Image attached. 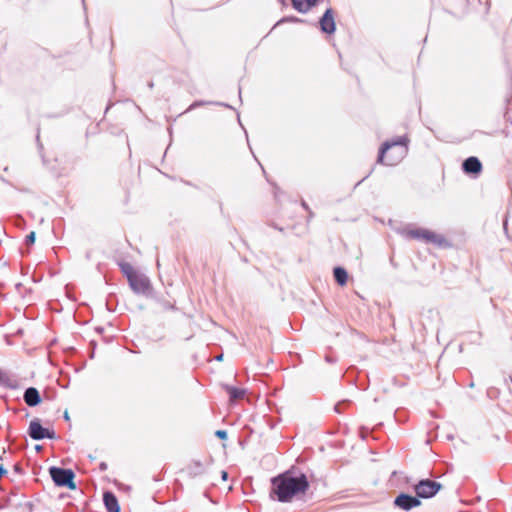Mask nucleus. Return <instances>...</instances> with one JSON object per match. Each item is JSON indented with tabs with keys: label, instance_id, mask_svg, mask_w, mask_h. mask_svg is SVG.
<instances>
[{
	"label": "nucleus",
	"instance_id": "nucleus-4",
	"mask_svg": "<svg viewBox=\"0 0 512 512\" xmlns=\"http://www.w3.org/2000/svg\"><path fill=\"white\" fill-rule=\"evenodd\" d=\"M404 236L406 238L421 240L426 243H434L439 246L442 245L445 241L441 235L436 234L435 232L428 229L422 228L407 230L404 232Z\"/></svg>",
	"mask_w": 512,
	"mask_h": 512
},
{
	"label": "nucleus",
	"instance_id": "nucleus-23",
	"mask_svg": "<svg viewBox=\"0 0 512 512\" xmlns=\"http://www.w3.org/2000/svg\"><path fill=\"white\" fill-rule=\"evenodd\" d=\"M7 473V470L1 465L0 466V478Z\"/></svg>",
	"mask_w": 512,
	"mask_h": 512
},
{
	"label": "nucleus",
	"instance_id": "nucleus-29",
	"mask_svg": "<svg viewBox=\"0 0 512 512\" xmlns=\"http://www.w3.org/2000/svg\"><path fill=\"white\" fill-rule=\"evenodd\" d=\"M302 206L307 209V205L305 202L302 203Z\"/></svg>",
	"mask_w": 512,
	"mask_h": 512
},
{
	"label": "nucleus",
	"instance_id": "nucleus-26",
	"mask_svg": "<svg viewBox=\"0 0 512 512\" xmlns=\"http://www.w3.org/2000/svg\"><path fill=\"white\" fill-rule=\"evenodd\" d=\"M222 359H223V355L222 354L216 356V360L217 361H221Z\"/></svg>",
	"mask_w": 512,
	"mask_h": 512
},
{
	"label": "nucleus",
	"instance_id": "nucleus-3",
	"mask_svg": "<svg viewBox=\"0 0 512 512\" xmlns=\"http://www.w3.org/2000/svg\"><path fill=\"white\" fill-rule=\"evenodd\" d=\"M49 473L57 486L68 487L69 489L76 488L74 483L75 475L72 470L53 466L49 469Z\"/></svg>",
	"mask_w": 512,
	"mask_h": 512
},
{
	"label": "nucleus",
	"instance_id": "nucleus-2",
	"mask_svg": "<svg viewBox=\"0 0 512 512\" xmlns=\"http://www.w3.org/2000/svg\"><path fill=\"white\" fill-rule=\"evenodd\" d=\"M408 138L406 136L398 137L394 141L385 142L378 156V163L393 166L399 163L408 152Z\"/></svg>",
	"mask_w": 512,
	"mask_h": 512
},
{
	"label": "nucleus",
	"instance_id": "nucleus-5",
	"mask_svg": "<svg viewBox=\"0 0 512 512\" xmlns=\"http://www.w3.org/2000/svg\"><path fill=\"white\" fill-rule=\"evenodd\" d=\"M128 282L131 289L136 294H142L145 296H149L151 294V282L146 275L137 272L135 275L129 277Z\"/></svg>",
	"mask_w": 512,
	"mask_h": 512
},
{
	"label": "nucleus",
	"instance_id": "nucleus-18",
	"mask_svg": "<svg viewBox=\"0 0 512 512\" xmlns=\"http://www.w3.org/2000/svg\"><path fill=\"white\" fill-rule=\"evenodd\" d=\"M303 20L297 18V17H285L281 19L276 25L284 22H302Z\"/></svg>",
	"mask_w": 512,
	"mask_h": 512
},
{
	"label": "nucleus",
	"instance_id": "nucleus-10",
	"mask_svg": "<svg viewBox=\"0 0 512 512\" xmlns=\"http://www.w3.org/2000/svg\"><path fill=\"white\" fill-rule=\"evenodd\" d=\"M462 169L467 174H478L482 170V164L477 157L471 156L464 160Z\"/></svg>",
	"mask_w": 512,
	"mask_h": 512
},
{
	"label": "nucleus",
	"instance_id": "nucleus-28",
	"mask_svg": "<svg viewBox=\"0 0 512 512\" xmlns=\"http://www.w3.org/2000/svg\"><path fill=\"white\" fill-rule=\"evenodd\" d=\"M148 86H149V88H153V86H154L153 82H150V83L148 84Z\"/></svg>",
	"mask_w": 512,
	"mask_h": 512
},
{
	"label": "nucleus",
	"instance_id": "nucleus-12",
	"mask_svg": "<svg viewBox=\"0 0 512 512\" xmlns=\"http://www.w3.org/2000/svg\"><path fill=\"white\" fill-rule=\"evenodd\" d=\"M103 501H104L105 507L108 512H119L120 511V506L118 504V500L112 492L106 491L103 494Z\"/></svg>",
	"mask_w": 512,
	"mask_h": 512
},
{
	"label": "nucleus",
	"instance_id": "nucleus-15",
	"mask_svg": "<svg viewBox=\"0 0 512 512\" xmlns=\"http://www.w3.org/2000/svg\"><path fill=\"white\" fill-rule=\"evenodd\" d=\"M333 273H334V278L339 285L343 286L346 284L348 274L344 268L336 267V268H334Z\"/></svg>",
	"mask_w": 512,
	"mask_h": 512
},
{
	"label": "nucleus",
	"instance_id": "nucleus-1",
	"mask_svg": "<svg viewBox=\"0 0 512 512\" xmlns=\"http://www.w3.org/2000/svg\"><path fill=\"white\" fill-rule=\"evenodd\" d=\"M271 495L279 502H290L293 497L304 494L309 488V482L304 474L294 476L287 471L272 479Z\"/></svg>",
	"mask_w": 512,
	"mask_h": 512
},
{
	"label": "nucleus",
	"instance_id": "nucleus-11",
	"mask_svg": "<svg viewBox=\"0 0 512 512\" xmlns=\"http://www.w3.org/2000/svg\"><path fill=\"white\" fill-rule=\"evenodd\" d=\"M23 399L30 407L37 406L41 402L40 393L35 387L27 388L24 392Z\"/></svg>",
	"mask_w": 512,
	"mask_h": 512
},
{
	"label": "nucleus",
	"instance_id": "nucleus-14",
	"mask_svg": "<svg viewBox=\"0 0 512 512\" xmlns=\"http://www.w3.org/2000/svg\"><path fill=\"white\" fill-rule=\"evenodd\" d=\"M224 388H225L226 392L229 394L230 401H236V400L242 399L246 394L245 389L233 387L230 385H225Z\"/></svg>",
	"mask_w": 512,
	"mask_h": 512
},
{
	"label": "nucleus",
	"instance_id": "nucleus-9",
	"mask_svg": "<svg viewBox=\"0 0 512 512\" xmlns=\"http://www.w3.org/2000/svg\"><path fill=\"white\" fill-rule=\"evenodd\" d=\"M320 29L327 34H333L336 30L334 11L328 8L319 20Z\"/></svg>",
	"mask_w": 512,
	"mask_h": 512
},
{
	"label": "nucleus",
	"instance_id": "nucleus-7",
	"mask_svg": "<svg viewBox=\"0 0 512 512\" xmlns=\"http://www.w3.org/2000/svg\"><path fill=\"white\" fill-rule=\"evenodd\" d=\"M28 433H29V436L34 440H42L45 438H48V439L55 438V433L53 431H49L48 429L42 427V425L38 419H34L30 422Z\"/></svg>",
	"mask_w": 512,
	"mask_h": 512
},
{
	"label": "nucleus",
	"instance_id": "nucleus-25",
	"mask_svg": "<svg viewBox=\"0 0 512 512\" xmlns=\"http://www.w3.org/2000/svg\"><path fill=\"white\" fill-rule=\"evenodd\" d=\"M100 468L101 470H106L107 465L105 463H101Z\"/></svg>",
	"mask_w": 512,
	"mask_h": 512
},
{
	"label": "nucleus",
	"instance_id": "nucleus-24",
	"mask_svg": "<svg viewBox=\"0 0 512 512\" xmlns=\"http://www.w3.org/2000/svg\"><path fill=\"white\" fill-rule=\"evenodd\" d=\"M221 476H222V479H223V480H226V479H227V477H228V474H227V472H226V471H222V472H221Z\"/></svg>",
	"mask_w": 512,
	"mask_h": 512
},
{
	"label": "nucleus",
	"instance_id": "nucleus-17",
	"mask_svg": "<svg viewBox=\"0 0 512 512\" xmlns=\"http://www.w3.org/2000/svg\"><path fill=\"white\" fill-rule=\"evenodd\" d=\"M121 270L124 273V275L127 277V280L129 281V277L132 275H135L137 271L130 265L129 263L121 264Z\"/></svg>",
	"mask_w": 512,
	"mask_h": 512
},
{
	"label": "nucleus",
	"instance_id": "nucleus-6",
	"mask_svg": "<svg viewBox=\"0 0 512 512\" xmlns=\"http://www.w3.org/2000/svg\"><path fill=\"white\" fill-rule=\"evenodd\" d=\"M441 484L434 480L425 479L419 481L415 486L414 490L417 497L428 499L435 496L441 489Z\"/></svg>",
	"mask_w": 512,
	"mask_h": 512
},
{
	"label": "nucleus",
	"instance_id": "nucleus-13",
	"mask_svg": "<svg viewBox=\"0 0 512 512\" xmlns=\"http://www.w3.org/2000/svg\"><path fill=\"white\" fill-rule=\"evenodd\" d=\"M292 6L300 13H307L314 7L318 0H291Z\"/></svg>",
	"mask_w": 512,
	"mask_h": 512
},
{
	"label": "nucleus",
	"instance_id": "nucleus-19",
	"mask_svg": "<svg viewBox=\"0 0 512 512\" xmlns=\"http://www.w3.org/2000/svg\"><path fill=\"white\" fill-rule=\"evenodd\" d=\"M35 238H36V234L35 232H30L27 236H26V243L28 245H31L35 242Z\"/></svg>",
	"mask_w": 512,
	"mask_h": 512
},
{
	"label": "nucleus",
	"instance_id": "nucleus-22",
	"mask_svg": "<svg viewBox=\"0 0 512 512\" xmlns=\"http://www.w3.org/2000/svg\"><path fill=\"white\" fill-rule=\"evenodd\" d=\"M215 435L220 439H226L227 438V432L225 430H217Z\"/></svg>",
	"mask_w": 512,
	"mask_h": 512
},
{
	"label": "nucleus",
	"instance_id": "nucleus-16",
	"mask_svg": "<svg viewBox=\"0 0 512 512\" xmlns=\"http://www.w3.org/2000/svg\"><path fill=\"white\" fill-rule=\"evenodd\" d=\"M188 471L190 475L197 476L204 473L205 467L200 461H193L189 465Z\"/></svg>",
	"mask_w": 512,
	"mask_h": 512
},
{
	"label": "nucleus",
	"instance_id": "nucleus-21",
	"mask_svg": "<svg viewBox=\"0 0 512 512\" xmlns=\"http://www.w3.org/2000/svg\"><path fill=\"white\" fill-rule=\"evenodd\" d=\"M8 380L6 373L0 368V385H3Z\"/></svg>",
	"mask_w": 512,
	"mask_h": 512
},
{
	"label": "nucleus",
	"instance_id": "nucleus-20",
	"mask_svg": "<svg viewBox=\"0 0 512 512\" xmlns=\"http://www.w3.org/2000/svg\"><path fill=\"white\" fill-rule=\"evenodd\" d=\"M204 104H209V102L196 101V102H194L193 104L190 105V107L187 109V111L193 110L196 107L204 105Z\"/></svg>",
	"mask_w": 512,
	"mask_h": 512
},
{
	"label": "nucleus",
	"instance_id": "nucleus-30",
	"mask_svg": "<svg viewBox=\"0 0 512 512\" xmlns=\"http://www.w3.org/2000/svg\"><path fill=\"white\" fill-rule=\"evenodd\" d=\"M279 1H280V2H282V3H284V2H285V0H279Z\"/></svg>",
	"mask_w": 512,
	"mask_h": 512
},
{
	"label": "nucleus",
	"instance_id": "nucleus-8",
	"mask_svg": "<svg viewBox=\"0 0 512 512\" xmlns=\"http://www.w3.org/2000/svg\"><path fill=\"white\" fill-rule=\"evenodd\" d=\"M394 504L402 510L409 511L415 507L420 506L421 501L418 499V497L401 493L395 498Z\"/></svg>",
	"mask_w": 512,
	"mask_h": 512
},
{
	"label": "nucleus",
	"instance_id": "nucleus-27",
	"mask_svg": "<svg viewBox=\"0 0 512 512\" xmlns=\"http://www.w3.org/2000/svg\"><path fill=\"white\" fill-rule=\"evenodd\" d=\"M64 418H65L66 420H69V415H68V413H67V412H65V413H64Z\"/></svg>",
	"mask_w": 512,
	"mask_h": 512
}]
</instances>
